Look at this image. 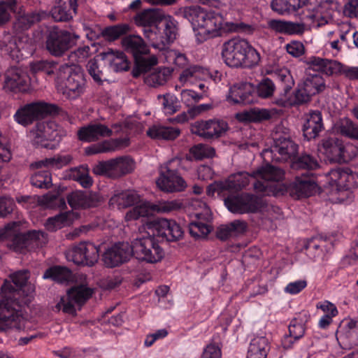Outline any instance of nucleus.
Wrapping results in <instances>:
<instances>
[{"label":"nucleus","instance_id":"obj_1","mask_svg":"<svg viewBox=\"0 0 358 358\" xmlns=\"http://www.w3.org/2000/svg\"><path fill=\"white\" fill-rule=\"evenodd\" d=\"M27 271H20L10 275L11 281L6 280L1 287L0 301V331L15 329L18 331L27 329L22 305L31 301L34 286L27 283Z\"/></svg>","mask_w":358,"mask_h":358},{"label":"nucleus","instance_id":"obj_2","mask_svg":"<svg viewBox=\"0 0 358 358\" xmlns=\"http://www.w3.org/2000/svg\"><path fill=\"white\" fill-rule=\"evenodd\" d=\"M182 16L191 24L196 40L203 43L228 32H235L240 26L227 22L222 14L199 6H189L181 9Z\"/></svg>","mask_w":358,"mask_h":358},{"label":"nucleus","instance_id":"obj_3","mask_svg":"<svg viewBox=\"0 0 358 358\" xmlns=\"http://www.w3.org/2000/svg\"><path fill=\"white\" fill-rule=\"evenodd\" d=\"M284 171L278 167L266 164L264 166L259 167L256 171L253 172L252 175L250 176L246 172H238L231 174L229 176L225 181L215 182L208 188V194L209 195H214L215 192L220 194L224 190L229 191H238L248 185L250 178H255L257 181L254 184L255 185H271V181H278L284 178ZM255 189L259 193L266 194L264 192H259L255 188ZM269 194H266L268 195Z\"/></svg>","mask_w":358,"mask_h":358},{"label":"nucleus","instance_id":"obj_4","mask_svg":"<svg viewBox=\"0 0 358 358\" xmlns=\"http://www.w3.org/2000/svg\"><path fill=\"white\" fill-rule=\"evenodd\" d=\"M27 229L28 223L25 221L12 222L0 229V238L9 239L10 248L20 254L41 247L47 242V236L43 231Z\"/></svg>","mask_w":358,"mask_h":358},{"label":"nucleus","instance_id":"obj_5","mask_svg":"<svg viewBox=\"0 0 358 358\" xmlns=\"http://www.w3.org/2000/svg\"><path fill=\"white\" fill-rule=\"evenodd\" d=\"M222 57L227 66L236 68H253L261 60L259 52L247 40L241 38H233L224 42Z\"/></svg>","mask_w":358,"mask_h":358},{"label":"nucleus","instance_id":"obj_6","mask_svg":"<svg viewBox=\"0 0 358 358\" xmlns=\"http://www.w3.org/2000/svg\"><path fill=\"white\" fill-rule=\"evenodd\" d=\"M283 178L278 181H271V185H255L257 191L264 192L266 194H272L275 196L289 192V195L296 199L310 196L319 192V187L315 180L308 176L303 175L296 177L289 187L281 183Z\"/></svg>","mask_w":358,"mask_h":358},{"label":"nucleus","instance_id":"obj_7","mask_svg":"<svg viewBox=\"0 0 358 358\" xmlns=\"http://www.w3.org/2000/svg\"><path fill=\"white\" fill-rule=\"evenodd\" d=\"M56 87L67 99H76L86 90V79L80 66H62L59 71Z\"/></svg>","mask_w":358,"mask_h":358},{"label":"nucleus","instance_id":"obj_8","mask_svg":"<svg viewBox=\"0 0 358 358\" xmlns=\"http://www.w3.org/2000/svg\"><path fill=\"white\" fill-rule=\"evenodd\" d=\"M358 186V175L349 169L331 170L328 176L326 191L334 203H343L350 197V189Z\"/></svg>","mask_w":358,"mask_h":358},{"label":"nucleus","instance_id":"obj_9","mask_svg":"<svg viewBox=\"0 0 358 358\" xmlns=\"http://www.w3.org/2000/svg\"><path fill=\"white\" fill-rule=\"evenodd\" d=\"M291 13L301 11V20L310 27H319L329 23L333 17L334 11L328 2L313 4L308 0H289Z\"/></svg>","mask_w":358,"mask_h":358},{"label":"nucleus","instance_id":"obj_10","mask_svg":"<svg viewBox=\"0 0 358 358\" xmlns=\"http://www.w3.org/2000/svg\"><path fill=\"white\" fill-rule=\"evenodd\" d=\"M325 89V82L318 73L306 74L289 96L281 98L278 103L282 106L301 105L310 101L312 96Z\"/></svg>","mask_w":358,"mask_h":358},{"label":"nucleus","instance_id":"obj_11","mask_svg":"<svg viewBox=\"0 0 358 358\" xmlns=\"http://www.w3.org/2000/svg\"><path fill=\"white\" fill-rule=\"evenodd\" d=\"M76 281L78 284L69 289L55 306V311L74 314L76 307L83 305L92 296L94 289L88 286L85 275H78Z\"/></svg>","mask_w":358,"mask_h":358},{"label":"nucleus","instance_id":"obj_12","mask_svg":"<svg viewBox=\"0 0 358 358\" xmlns=\"http://www.w3.org/2000/svg\"><path fill=\"white\" fill-rule=\"evenodd\" d=\"M122 45L126 51L133 54L135 58L136 66L133 70L134 77L148 71L152 66L157 64L156 57H143V55L148 54L149 48L140 36L129 35L124 37L122 40Z\"/></svg>","mask_w":358,"mask_h":358},{"label":"nucleus","instance_id":"obj_13","mask_svg":"<svg viewBox=\"0 0 358 358\" xmlns=\"http://www.w3.org/2000/svg\"><path fill=\"white\" fill-rule=\"evenodd\" d=\"M65 131L54 121L38 122L29 134L31 142L37 146L55 148Z\"/></svg>","mask_w":358,"mask_h":358},{"label":"nucleus","instance_id":"obj_14","mask_svg":"<svg viewBox=\"0 0 358 358\" xmlns=\"http://www.w3.org/2000/svg\"><path fill=\"white\" fill-rule=\"evenodd\" d=\"M182 207V203L180 200L159 201L156 203L149 201H142L141 203L129 210L126 215L127 221L136 220L141 217L152 215L154 213H169Z\"/></svg>","mask_w":358,"mask_h":358},{"label":"nucleus","instance_id":"obj_15","mask_svg":"<svg viewBox=\"0 0 358 358\" xmlns=\"http://www.w3.org/2000/svg\"><path fill=\"white\" fill-rule=\"evenodd\" d=\"M157 27L158 29L155 31L157 38L150 40L149 43L156 49L165 50L166 45L176 38L178 22L172 16L162 13Z\"/></svg>","mask_w":358,"mask_h":358},{"label":"nucleus","instance_id":"obj_16","mask_svg":"<svg viewBox=\"0 0 358 358\" xmlns=\"http://www.w3.org/2000/svg\"><path fill=\"white\" fill-rule=\"evenodd\" d=\"M147 229V234L157 236L163 240L173 241L179 239L182 236V230L180 225L173 220L161 218L153 220L146 224L144 227Z\"/></svg>","mask_w":358,"mask_h":358},{"label":"nucleus","instance_id":"obj_17","mask_svg":"<svg viewBox=\"0 0 358 358\" xmlns=\"http://www.w3.org/2000/svg\"><path fill=\"white\" fill-rule=\"evenodd\" d=\"M0 48L17 61L26 57L33 50L32 42L27 36L22 35L17 38L10 34L3 35L0 41Z\"/></svg>","mask_w":358,"mask_h":358},{"label":"nucleus","instance_id":"obj_18","mask_svg":"<svg viewBox=\"0 0 358 358\" xmlns=\"http://www.w3.org/2000/svg\"><path fill=\"white\" fill-rule=\"evenodd\" d=\"M66 257L68 261L78 265L92 266L99 259V249L92 243H80L68 249Z\"/></svg>","mask_w":358,"mask_h":358},{"label":"nucleus","instance_id":"obj_19","mask_svg":"<svg viewBox=\"0 0 358 358\" xmlns=\"http://www.w3.org/2000/svg\"><path fill=\"white\" fill-rule=\"evenodd\" d=\"M179 159H173L169 162L164 167V170H162L160 175L156 181L157 187L166 192H175L183 191L187 183L185 180L178 173L176 170L171 169L172 164H179Z\"/></svg>","mask_w":358,"mask_h":358},{"label":"nucleus","instance_id":"obj_20","mask_svg":"<svg viewBox=\"0 0 358 358\" xmlns=\"http://www.w3.org/2000/svg\"><path fill=\"white\" fill-rule=\"evenodd\" d=\"M229 129L227 123L219 119L199 120L191 125V132L203 139H215L224 135Z\"/></svg>","mask_w":358,"mask_h":358},{"label":"nucleus","instance_id":"obj_21","mask_svg":"<svg viewBox=\"0 0 358 358\" xmlns=\"http://www.w3.org/2000/svg\"><path fill=\"white\" fill-rule=\"evenodd\" d=\"M80 36L65 30H52L47 39L46 46L53 55L60 56L69 49Z\"/></svg>","mask_w":358,"mask_h":358},{"label":"nucleus","instance_id":"obj_22","mask_svg":"<svg viewBox=\"0 0 358 358\" xmlns=\"http://www.w3.org/2000/svg\"><path fill=\"white\" fill-rule=\"evenodd\" d=\"M52 106L43 102L32 103L20 108L14 115V120L22 126L31 124L52 112Z\"/></svg>","mask_w":358,"mask_h":358},{"label":"nucleus","instance_id":"obj_23","mask_svg":"<svg viewBox=\"0 0 358 358\" xmlns=\"http://www.w3.org/2000/svg\"><path fill=\"white\" fill-rule=\"evenodd\" d=\"M162 14V12L158 9L149 8L139 12L134 17L136 24L142 27L143 34L148 42L157 38L155 31L158 29L157 23Z\"/></svg>","mask_w":358,"mask_h":358},{"label":"nucleus","instance_id":"obj_24","mask_svg":"<svg viewBox=\"0 0 358 358\" xmlns=\"http://www.w3.org/2000/svg\"><path fill=\"white\" fill-rule=\"evenodd\" d=\"M224 203L230 212L240 214L261 210L263 204L260 199L250 195L227 198Z\"/></svg>","mask_w":358,"mask_h":358},{"label":"nucleus","instance_id":"obj_25","mask_svg":"<svg viewBox=\"0 0 358 358\" xmlns=\"http://www.w3.org/2000/svg\"><path fill=\"white\" fill-rule=\"evenodd\" d=\"M29 77L25 72L18 68H10L4 74L2 85L6 92L25 91L29 85Z\"/></svg>","mask_w":358,"mask_h":358},{"label":"nucleus","instance_id":"obj_26","mask_svg":"<svg viewBox=\"0 0 358 358\" xmlns=\"http://www.w3.org/2000/svg\"><path fill=\"white\" fill-rule=\"evenodd\" d=\"M131 257L130 245L127 243H119L106 250L103 255V261L106 266L112 268L127 262Z\"/></svg>","mask_w":358,"mask_h":358},{"label":"nucleus","instance_id":"obj_27","mask_svg":"<svg viewBox=\"0 0 358 358\" xmlns=\"http://www.w3.org/2000/svg\"><path fill=\"white\" fill-rule=\"evenodd\" d=\"M297 152V145L289 138L280 137L275 139L274 145L271 150L263 152L265 158L272 157L273 154L278 153L280 157L273 158V161H287L294 157Z\"/></svg>","mask_w":358,"mask_h":358},{"label":"nucleus","instance_id":"obj_28","mask_svg":"<svg viewBox=\"0 0 358 358\" xmlns=\"http://www.w3.org/2000/svg\"><path fill=\"white\" fill-rule=\"evenodd\" d=\"M255 87L250 83H238L229 88L227 99L235 104H248L253 101L252 93Z\"/></svg>","mask_w":358,"mask_h":358},{"label":"nucleus","instance_id":"obj_29","mask_svg":"<svg viewBox=\"0 0 358 358\" xmlns=\"http://www.w3.org/2000/svg\"><path fill=\"white\" fill-rule=\"evenodd\" d=\"M16 201L27 209L34 208L38 204L45 208H54L58 203L60 207L65 205L64 199L50 193L42 196H20L16 198Z\"/></svg>","mask_w":358,"mask_h":358},{"label":"nucleus","instance_id":"obj_30","mask_svg":"<svg viewBox=\"0 0 358 358\" xmlns=\"http://www.w3.org/2000/svg\"><path fill=\"white\" fill-rule=\"evenodd\" d=\"M105 66L115 72L127 71L129 68V62L125 54L117 50L108 49L99 54Z\"/></svg>","mask_w":358,"mask_h":358},{"label":"nucleus","instance_id":"obj_31","mask_svg":"<svg viewBox=\"0 0 358 358\" xmlns=\"http://www.w3.org/2000/svg\"><path fill=\"white\" fill-rule=\"evenodd\" d=\"M112 134V129L100 123L90 124L78 131V138L85 142L95 141L101 138L110 136Z\"/></svg>","mask_w":358,"mask_h":358},{"label":"nucleus","instance_id":"obj_32","mask_svg":"<svg viewBox=\"0 0 358 358\" xmlns=\"http://www.w3.org/2000/svg\"><path fill=\"white\" fill-rule=\"evenodd\" d=\"M209 71L199 65H191L180 73L178 80L182 86L196 85L203 79H210Z\"/></svg>","mask_w":358,"mask_h":358},{"label":"nucleus","instance_id":"obj_33","mask_svg":"<svg viewBox=\"0 0 358 358\" xmlns=\"http://www.w3.org/2000/svg\"><path fill=\"white\" fill-rule=\"evenodd\" d=\"M333 247L331 238H315L308 241L306 245L307 255L314 260L322 259L326 253L332 250Z\"/></svg>","mask_w":358,"mask_h":358},{"label":"nucleus","instance_id":"obj_34","mask_svg":"<svg viewBox=\"0 0 358 358\" xmlns=\"http://www.w3.org/2000/svg\"><path fill=\"white\" fill-rule=\"evenodd\" d=\"M77 8V0H58L50 14L55 21H68L73 18Z\"/></svg>","mask_w":358,"mask_h":358},{"label":"nucleus","instance_id":"obj_35","mask_svg":"<svg viewBox=\"0 0 358 358\" xmlns=\"http://www.w3.org/2000/svg\"><path fill=\"white\" fill-rule=\"evenodd\" d=\"M303 135L308 140L315 138L323 129L322 114L318 110L310 112L304 117Z\"/></svg>","mask_w":358,"mask_h":358},{"label":"nucleus","instance_id":"obj_36","mask_svg":"<svg viewBox=\"0 0 358 358\" xmlns=\"http://www.w3.org/2000/svg\"><path fill=\"white\" fill-rule=\"evenodd\" d=\"M67 199L69 204L73 208L93 207L100 201V197L98 194L82 191L71 192L69 194Z\"/></svg>","mask_w":358,"mask_h":358},{"label":"nucleus","instance_id":"obj_37","mask_svg":"<svg viewBox=\"0 0 358 358\" xmlns=\"http://www.w3.org/2000/svg\"><path fill=\"white\" fill-rule=\"evenodd\" d=\"M270 340L266 335H256L250 341L246 358H266Z\"/></svg>","mask_w":358,"mask_h":358},{"label":"nucleus","instance_id":"obj_38","mask_svg":"<svg viewBox=\"0 0 358 358\" xmlns=\"http://www.w3.org/2000/svg\"><path fill=\"white\" fill-rule=\"evenodd\" d=\"M142 201L138 194L134 190H116L109 200V205L113 208H122L134 204H136V206H137Z\"/></svg>","mask_w":358,"mask_h":358},{"label":"nucleus","instance_id":"obj_39","mask_svg":"<svg viewBox=\"0 0 358 358\" xmlns=\"http://www.w3.org/2000/svg\"><path fill=\"white\" fill-rule=\"evenodd\" d=\"M341 148L342 141L336 138H329L322 141L318 146V152L329 161L341 163Z\"/></svg>","mask_w":358,"mask_h":358},{"label":"nucleus","instance_id":"obj_40","mask_svg":"<svg viewBox=\"0 0 358 358\" xmlns=\"http://www.w3.org/2000/svg\"><path fill=\"white\" fill-rule=\"evenodd\" d=\"M154 239L151 235L145 233L141 234L134 238L132 242L131 247V256L133 255L137 260L142 262L148 248H151V243Z\"/></svg>","mask_w":358,"mask_h":358},{"label":"nucleus","instance_id":"obj_41","mask_svg":"<svg viewBox=\"0 0 358 358\" xmlns=\"http://www.w3.org/2000/svg\"><path fill=\"white\" fill-rule=\"evenodd\" d=\"M77 217V214L73 211L62 213L49 217L45 224V227L48 231H55L70 225Z\"/></svg>","mask_w":358,"mask_h":358},{"label":"nucleus","instance_id":"obj_42","mask_svg":"<svg viewBox=\"0 0 358 358\" xmlns=\"http://www.w3.org/2000/svg\"><path fill=\"white\" fill-rule=\"evenodd\" d=\"M129 145V139L117 138L106 141L100 144L87 148L86 152L88 154L114 152L123 149Z\"/></svg>","mask_w":358,"mask_h":358},{"label":"nucleus","instance_id":"obj_43","mask_svg":"<svg viewBox=\"0 0 358 358\" xmlns=\"http://www.w3.org/2000/svg\"><path fill=\"white\" fill-rule=\"evenodd\" d=\"M268 27L275 32L289 35L302 34L304 31L302 24L280 20H269Z\"/></svg>","mask_w":358,"mask_h":358},{"label":"nucleus","instance_id":"obj_44","mask_svg":"<svg viewBox=\"0 0 358 358\" xmlns=\"http://www.w3.org/2000/svg\"><path fill=\"white\" fill-rule=\"evenodd\" d=\"M180 134L179 129L162 125H153L147 131V135L155 140L172 141Z\"/></svg>","mask_w":358,"mask_h":358},{"label":"nucleus","instance_id":"obj_45","mask_svg":"<svg viewBox=\"0 0 358 358\" xmlns=\"http://www.w3.org/2000/svg\"><path fill=\"white\" fill-rule=\"evenodd\" d=\"M64 177L78 181L85 188L90 187L93 183L92 178L90 176L89 169L85 165L66 170Z\"/></svg>","mask_w":358,"mask_h":358},{"label":"nucleus","instance_id":"obj_46","mask_svg":"<svg viewBox=\"0 0 358 358\" xmlns=\"http://www.w3.org/2000/svg\"><path fill=\"white\" fill-rule=\"evenodd\" d=\"M236 117L241 122H258L269 119L271 113L264 108H253L237 113Z\"/></svg>","mask_w":358,"mask_h":358},{"label":"nucleus","instance_id":"obj_47","mask_svg":"<svg viewBox=\"0 0 358 358\" xmlns=\"http://www.w3.org/2000/svg\"><path fill=\"white\" fill-rule=\"evenodd\" d=\"M43 279H51L59 283H64L73 278V275L69 269L64 266H52L44 273Z\"/></svg>","mask_w":358,"mask_h":358},{"label":"nucleus","instance_id":"obj_48","mask_svg":"<svg viewBox=\"0 0 358 358\" xmlns=\"http://www.w3.org/2000/svg\"><path fill=\"white\" fill-rule=\"evenodd\" d=\"M334 131L343 136L358 139V126L355 124L348 118H343L337 121L334 125Z\"/></svg>","mask_w":358,"mask_h":358},{"label":"nucleus","instance_id":"obj_49","mask_svg":"<svg viewBox=\"0 0 358 358\" xmlns=\"http://www.w3.org/2000/svg\"><path fill=\"white\" fill-rule=\"evenodd\" d=\"M310 319V315L306 312H301L298 317L293 320L289 326V336L295 340L301 338L305 333V324Z\"/></svg>","mask_w":358,"mask_h":358},{"label":"nucleus","instance_id":"obj_50","mask_svg":"<svg viewBox=\"0 0 358 358\" xmlns=\"http://www.w3.org/2000/svg\"><path fill=\"white\" fill-rule=\"evenodd\" d=\"M172 71L173 70L169 67L159 68L149 74L145 78V82L147 85L152 87L162 85L169 79Z\"/></svg>","mask_w":358,"mask_h":358},{"label":"nucleus","instance_id":"obj_51","mask_svg":"<svg viewBox=\"0 0 358 358\" xmlns=\"http://www.w3.org/2000/svg\"><path fill=\"white\" fill-rule=\"evenodd\" d=\"M117 167V158H115L108 161L99 162L94 165L92 170L93 173L96 175L118 177L120 176Z\"/></svg>","mask_w":358,"mask_h":358},{"label":"nucleus","instance_id":"obj_52","mask_svg":"<svg viewBox=\"0 0 358 358\" xmlns=\"http://www.w3.org/2000/svg\"><path fill=\"white\" fill-rule=\"evenodd\" d=\"M71 160L72 157L69 155H57L38 161L35 163V166L36 168L45 167L50 169H59L69 164Z\"/></svg>","mask_w":358,"mask_h":358},{"label":"nucleus","instance_id":"obj_53","mask_svg":"<svg viewBox=\"0 0 358 358\" xmlns=\"http://www.w3.org/2000/svg\"><path fill=\"white\" fill-rule=\"evenodd\" d=\"M193 218L192 217V220L189 224V234L195 238L206 237L211 231V227L208 224L209 221Z\"/></svg>","mask_w":358,"mask_h":358},{"label":"nucleus","instance_id":"obj_54","mask_svg":"<svg viewBox=\"0 0 358 358\" xmlns=\"http://www.w3.org/2000/svg\"><path fill=\"white\" fill-rule=\"evenodd\" d=\"M268 73L273 74L285 85V93L294 85V80L289 70L285 67H274Z\"/></svg>","mask_w":358,"mask_h":358},{"label":"nucleus","instance_id":"obj_55","mask_svg":"<svg viewBox=\"0 0 358 358\" xmlns=\"http://www.w3.org/2000/svg\"><path fill=\"white\" fill-rule=\"evenodd\" d=\"M191 207L194 210L191 217L197 220L210 221L212 218V213L209 207L202 201L193 200L191 202Z\"/></svg>","mask_w":358,"mask_h":358},{"label":"nucleus","instance_id":"obj_56","mask_svg":"<svg viewBox=\"0 0 358 358\" xmlns=\"http://www.w3.org/2000/svg\"><path fill=\"white\" fill-rule=\"evenodd\" d=\"M46 13L44 12L27 13L21 15L17 20V26L22 29H28L31 24L45 18Z\"/></svg>","mask_w":358,"mask_h":358},{"label":"nucleus","instance_id":"obj_57","mask_svg":"<svg viewBox=\"0 0 358 358\" xmlns=\"http://www.w3.org/2000/svg\"><path fill=\"white\" fill-rule=\"evenodd\" d=\"M145 255V257L142 260L143 262L155 264L160 262L164 258V252L154 238L151 243V248H148Z\"/></svg>","mask_w":358,"mask_h":358},{"label":"nucleus","instance_id":"obj_58","mask_svg":"<svg viewBox=\"0 0 358 358\" xmlns=\"http://www.w3.org/2000/svg\"><path fill=\"white\" fill-rule=\"evenodd\" d=\"M215 154V149L205 144H198L193 146L189 150V158L202 159L213 157Z\"/></svg>","mask_w":358,"mask_h":358},{"label":"nucleus","instance_id":"obj_59","mask_svg":"<svg viewBox=\"0 0 358 358\" xmlns=\"http://www.w3.org/2000/svg\"><path fill=\"white\" fill-rule=\"evenodd\" d=\"M158 99H162V110L165 114L171 115L177 112L180 107V102L178 98L171 94L159 95Z\"/></svg>","mask_w":358,"mask_h":358},{"label":"nucleus","instance_id":"obj_60","mask_svg":"<svg viewBox=\"0 0 358 358\" xmlns=\"http://www.w3.org/2000/svg\"><path fill=\"white\" fill-rule=\"evenodd\" d=\"M129 27L127 24H121L106 27L101 32L103 36L108 41H115L122 35L127 33Z\"/></svg>","mask_w":358,"mask_h":358},{"label":"nucleus","instance_id":"obj_61","mask_svg":"<svg viewBox=\"0 0 358 358\" xmlns=\"http://www.w3.org/2000/svg\"><path fill=\"white\" fill-rule=\"evenodd\" d=\"M92 52L90 46L83 45L71 52L69 55V66H76V64L85 62L90 55Z\"/></svg>","mask_w":358,"mask_h":358},{"label":"nucleus","instance_id":"obj_62","mask_svg":"<svg viewBox=\"0 0 358 358\" xmlns=\"http://www.w3.org/2000/svg\"><path fill=\"white\" fill-rule=\"evenodd\" d=\"M329 68L336 72L343 73L350 79H358V66H348L334 61L330 63Z\"/></svg>","mask_w":358,"mask_h":358},{"label":"nucleus","instance_id":"obj_63","mask_svg":"<svg viewBox=\"0 0 358 358\" xmlns=\"http://www.w3.org/2000/svg\"><path fill=\"white\" fill-rule=\"evenodd\" d=\"M51 182V176L48 171H38L31 178V185L39 188H49Z\"/></svg>","mask_w":358,"mask_h":358},{"label":"nucleus","instance_id":"obj_64","mask_svg":"<svg viewBox=\"0 0 358 358\" xmlns=\"http://www.w3.org/2000/svg\"><path fill=\"white\" fill-rule=\"evenodd\" d=\"M256 90L260 97L268 98L273 94L275 85L271 80L264 78L257 85Z\"/></svg>","mask_w":358,"mask_h":358}]
</instances>
